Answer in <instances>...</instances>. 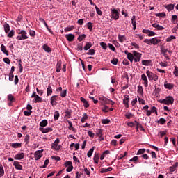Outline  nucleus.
Masks as SVG:
<instances>
[{
    "instance_id": "obj_1",
    "label": "nucleus",
    "mask_w": 178,
    "mask_h": 178,
    "mask_svg": "<svg viewBox=\"0 0 178 178\" xmlns=\"http://www.w3.org/2000/svg\"><path fill=\"white\" fill-rule=\"evenodd\" d=\"M17 34L19 35L16 38L18 41L27 40L29 38V36H27V32L24 30H17Z\"/></svg>"
},
{
    "instance_id": "obj_2",
    "label": "nucleus",
    "mask_w": 178,
    "mask_h": 178,
    "mask_svg": "<svg viewBox=\"0 0 178 178\" xmlns=\"http://www.w3.org/2000/svg\"><path fill=\"white\" fill-rule=\"evenodd\" d=\"M159 102H160V104H165V105H173L175 99L172 96H168L165 99H160Z\"/></svg>"
},
{
    "instance_id": "obj_3",
    "label": "nucleus",
    "mask_w": 178,
    "mask_h": 178,
    "mask_svg": "<svg viewBox=\"0 0 178 178\" xmlns=\"http://www.w3.org/2000/svg\"><path fill=\"white\" fill-rule=\"evenodd\" d=\"M146 74L149 79V81L154 80V81H157L158 80V75L152 73L151 71L147 70L146 72Z\"/></svg>"
},
{
    "instance_id": "obj_4",
    "label": "nucleus",
    "mask_w": 178,
    "mask_h": 178,
    "mask_svg": "<svg viewBox=\"0 0 178 178\" xmlns=\"http://www.w3.org/2000/svg\"><path fill=\"white\" fill-rule=\"evenodd\" d=\"M110 17L113 20H118L119 19V11L115 8L111 9Z\"/></svg>"
},
{
    "instance_id": "obj_5",
    "label": "nucleus",
    "mask_w": 178,
    "mask_h": 178,
    "mask_svg": "<svg viewBox=\"0 0 178 178\" xmlns=\"http://www.w3.org/2000/svg\"><path fill=\"white\" fill-rule=\"evenodd\" d=\"M60 143V140L59 138H56L54 143L51 144V148H54L55 151H59L60 149V145H58Z\"/></svg>"
},
{
    "instance_id": "obj_6",
    "label": "nucleus",
    "mask_w": 178,
    "mask_h": 178,
    "mask_svg": "<svg viewBox=\"0 0 178 178\" xmlns=\"http://www.w3.org/2000/svg\"><path fill=\"white\" fill-rule=\"evenodd\" d=\"M65 166L67 168L66 172H72L73 170V163L72 161H66Z\"/></svg>"
},
{
    "instance_id": "obj_7",
    "label": "nucleus",
    "mask_w": 178,
    "mask_h": 178,
    "mask_svg": "<svg viewBox=\"0 0 178 178\" xmlns=\"http://www.w3.org/2000/svg\"><path fill=\"white\" fill-rule=\"evenodd\" d=\"M133 55H134V56H135V58H134V60L135 63L140 62V60H141V54H140L136 51H134Z\"/></svg>"
},
{
    "instance_id": "obj_8",
    "label": "nucleus",
    "mask_w": 178,
    "mask_h": 178,
    "mask_svg": "<svg viewBox=\"0 0 178 178\" xmlns=\"http://www.w3.org/2000/svg\"><path fill=\"white\" fill-rule=\"evenodd\" d=\"M44 150H38L35 152V160L38 161V159H41L42 156V152Z\"/></svg>"
},
{
    "instance_id": "obj_9",
    "label": "nucleus",
    "mask_w": 178,
    "mask_h": 178,
    "mask_svg": "<svg viewBox=\"0 0 178 178\" xmlns=\"http://www.w3.org/2000/svg\"><path fill=\"white\" fill-rule=\"evenodd\" d=\"M161 54H163V56L168 55V53L170 54V55H172V54L171 50L165 49V47L163 46L161 47Z\"/></svg>"
},
{
    "instance_id": "obj_10",
    "label": "nucleus",
    "mask_w": 178,
    "mask_h": 178,
    "mask_svg": "<svg viewBox=\"0 0 178 178\" xmlns=\"http://www.w3.org/2000/svg\"><path fill=\"white\" fill-rule=\"evenodd\" d=\"M40 131L43 133V134H45L46 133H51V131H53L54 129L51 127H47V128H40Z\"/></svg>"
},
{
    "instance_id": "obj_11",
    "label": "nucleus",
    "mask_w": 178,
    "mask_h": 178,
    "mask_svg": "<svg viewBox=\"0 0 178 178\" xmlns=\"http://www.w3.org/2000/svg\"><path fill=\"white\" fill-rule=\"evenodd\" d=\"M130 101V97L129 95H124L123 99V104L125 107L129 108V102Z\"/></svg>"
},
{
    "instance_id": "obj_12",
    "label": "nucleus",
    "mask_w": 178,
    "mask_h": 178,
    "mask_svg": "<svg viewBox=\"0 0 178 178\" xmlns=\"http://www.w3.org/2000/svg\"><path fill=\"white\" fill-rule=\"evenodd\" d=\"M141 80L144 81L143 84L145 87H148V79L147 78V75H145V74H143L141 75Z\"/></svg>"
},
{
    "instance_id": "obj_13",
    "label": "nucleus",
    "mask_w": 178,
    "mask_h": 178,
    "mask_svg": "<svg viewBox=\"0 0 178 178\" xmlns=\"http://www.w3.org/2000/svg\"><path fill=\"white\" fill-rule=\"evenodd\" d=\"M56 101H58V95H54L50 98V103L51 104L52 106H54V105H56Z\"/></svg>"
},
{
    "instance_id": "obj_14",
    "label": "nucleus",
    "mask_w": 178,
    "mask_h": 178,
    "mask_svg": "<svg viewBox=\"0 0 178 178\" xmlns=\"http://www.w3.org/2000/svg\"><path fill=\"white\" fill-rule=\"evenodd\" d=\"M15 159H16L17 161H20V159H23L24 158V153L21 152V153H18L15 156Z\"/></svg>"
},
{
    "instance_id": "obj_15",
    "label": "nucleus",
    "mask_w": 178,
    "mask_h": 178,
    "mask_svg": "<svg viewBox=\"0 0 178 178\" xmlns=\"http://www.w3.org/2000/svg\"><path fill=\"white\" fill-rule=\"evenodd\" d=\"M65 38H67V41L72 42V41H74L75 36L74 34L70 33L66 35Z\"/></svg>"
},
{
    "instance_id": "obj_16",
    "label": "nucleus",
    "mask_w": 178,
    "mask_h": 178,
    "mask_svg": "<svg viewBox=\"0 0 178 178\" xmlns=\"http://www.w3.org/2000/svg\"><path fill=\"white\" fill-rule=\"evenodd\" d=\"M13 165L15 169H17V170H22L23 169V166H22V165H20V163H19L18 161H14Z\"/></svg>"
},
{
    "instance_id": "obj_17",
    "label": "nucleus",
    "mask_w": 178,
    "mask_h": 178,
    "mask_svg": "<svg viewBox=\"0 0 178 178\" xmlns=\"http://www.w3.org/2000/svg\"><path fill=\"white\" fill-rule=\"evenodd\" d=\"M67 122L69 124V127H68L69 130H72L74 133H76L77 130L74 127H73V124L71 122V121L67 120Z\"/></svg>"
},
{
    "instance_id": "obj_18",
    "label": "nucleus",
    "mask_w": 178,
    "mask_h": 178,
    "mask_svg": "<svg viewBox=\"0 0 178 178\" xmlns=\"http://www.w3.org/2000/svg\"><path fill=\"white\" fill-rule=\"evenodd\" d=\"M164 87H165V88H167L168 90H172L175 87V86L172 83H168V81H165L164 83Z\"/></svg>"
},
{
    "instance_id": "obj_19",
    "label": "nucleus",
    "mask_w": 178,
    "mask_h": 178,
    "mask_svg": "<svg viewBox=\"0 0 178 178\" xmlns=\"http://www.w3.org/2000/svg\"><path fill=\"white\" fill-rule=\"evenodd\" d=\"M1 50L3 54H5V55H6V56H9V53L7 51L6 47H5V45L3 44L1 45Z\"/></svg>"
},
{
    "instance_id": "obj_20",
    "label": "nucleus",
    "mask_w": 178,
    "mask_h": 178,
    "mask_svg": "<svg viewBox=\"0 0 178 178\" xmlns=\"http://www.w3.org/2000/svg\"><path fill=\"white\" fill-rule=\"evenodd\" d=\"M80 101L83 102L84 108H88L90 106V104H88V102L84 99V97H81Z\"/></svg>"
},
{
    "instance_id": "obj_21",
    "label": "nucleus",
    "mask_w": 178,
    "mask_h": 178,
    "mask_svg": "<svg viewBox=\"0 0 178 178\" xmlns=\"http://www.w3.org/2000/svg\"><path fill=\"white\" fill-rule=\"evenodd\" d=\"M152 27H154V29H156V30L161 31V30H165V28L156 23L152 24Z\"/></svg>"
},
{
    "instance_id": "obj_22",
    "label": "nucleus",
    "mask_w": 178,
    "mask_h": 178,
    "mask_svg": "<svg viewBox=\"0 0 178 178\" xmlns=\"http://www.w3.org/2000/svg\"><path fill=\"white\" fill-rule=\"evenodd\" d=\"M159 42H161V39H158L157 38H153L152 39V44H153V45H158Z\"/></svg>"
},
{
    "instance_id": "obj_23",
    "label": "nucleus",
    "mask_w": 178,
    "mask_h": 178,
    "mask_svg": "<svg viewBox=\"0 0 178 178\" xmlns=\"http://www.w3.org/2000/svg\"><path fill=\"white\" fill-rule=\"evenodd\" d=\"M93 161H94L95 163L98 165V161H99V154H98V153L95 154Z\"/></svg>"
},
{
    "instance_id": "obj_24",
    "label": "nucleus",
    "mask_w": 178,
    "mask_h": 178,
    "mask_svg": "<svg viewBox=\"0 0 178 178\" xmlns=\"http://www.w3.org/2000/svg\"><path fill=\"white\" fill-rule=\"evenodd\" d=\"M102 101H104V102H106V104H109L110 105H115V102H113V101L109 100L106 99V97H103L102 98Z\"/></svg>"
},
{
    "instance_id": "obj_25",
    "label": "nucleus",
    "mask_w": 178,
    "mask_h": 178,
    "mask_svg": "<svg viewBox=\"0 0 178 178\" xmlns=\"http://www.w3.org/2000/svg\"><path fill=\"white\" fill-rule=\"evenodd\" d=\"M42 49H44V51H45V52H51V47H49L47 44H44L42 46Z\"/></svg>"
},
{
    "instance_id": "obj_26",
    "label": "nucleus",
    "mask_w": 178,
    "mask_h": 178,
    "mask_svg": "<svg viewBox=\"0 0 178 178\" xmlns=\"http://www.w3.org/2000/svg\"><path fill=\"white\" fill-rule=\"evenodd\" d=\"M151 60H143L142 65H143V66H149L151 65Z\"/></svg>"
},
{
    "instance_id": "obj_27",
    "label": "nucleus",
    "mask_w": 178,
    "mask_h": 178,
    "mask_svg": "<svg viewBox=\"0 0 178 178\" xmlns=\"http://www.w3.org/2000/svg\"><path fill=\"white\" fill-rule=\"evenodd\" d=\"M94 149H95V147H92L87 153V156L88 158H91L92 154L94 153Z\"/></svg>"
},
{
    "instance_id": "obj_28",
    "label": "nucleus",
    "mask_w": 178,
    "mask_h": 178,
    "mask_svg": "<svg viewBox=\"0 0 178 178\" xmlns=\"http://www.w3.org/2000/svg\"><path fill=\"white\" fill-rule=\"evenodd\" d=\"M48 125V121L47 120H43L40 122V127H46Z\"/></svg>"
},
{
    "instance_id": "obj_29",
    "label": "nucleus",
    "mask_w": 178,
    "mask_h": 178,
    "mask_svg": "<svg viewBox=\"0 0 178 178\" xmlns=\"http://www.w3.org/2000/svg\"><path fill=\"white\" fill-rule=\"evenodd\" d=\"M165 8L168 12H171V10H173L175 9V4H168L165 6Z\"/></svg>"
},
{
    "instance_id": "obj_30",
    "label": "nucleus",
    "mask_w": 178,
    "mask_h": 178,
    "mask_svg": "<svg viewBox=\"0 0 178 178\" xmlns=\"http://www.w3.org/2000/svg\"><path fill=\"white\" fill-rule=\"evenodd\" d=\"M4 31L6 34H8V33H9V31H10V26H9V24H6L4 26Z\"/></svg>"
},
{
    "instance_id": "obj_31",
    "label": "nucleus",
    "mask_w": 178,
    "mask_h": 178,
    "mask_svg": "<svg viewBox=\"0 0 178 178\" xmlns=\"http://www.w3.org/2000/svg\"><path fill=\"white\" fill-rule=\"evenodd\" d=\"M33 102H35V104H37V102H42V98H41L38 95L35 96V99H33Z\"/></svg>"
},
{
    "instance_id": "obj_32",
    "label": "nucleus",
    "mask_w": 178,
    "mask_h": 178,
    "mask_svg": "<svg viewBox=\"0 0 178 178\" xmlns=\"http://www.w3.org/2000/svg\"><path fill=\"white\" fill-rule=\"evenodd\" d=\"M10 145L13 148H20L22 147V143H11Z\"/></svg>"
},
{
    "instance_id": "obj_33",
    "label": "nucleus",
    "mask_w": 178,
    "mask_h": 178,
    "mask_svg": "<svg viewBox=\"0 0 178 178\" xmlns=\"http://www.w3.org/2000/svg\"><path fill=\"white\" fill-rule=\"evenodd\" d=\"M92 47V44H91V42H87L86 44L84 46L83 49L84 51H88V49H90V48H91Z\"/></svg>"
},
{
    "instance_id": "obj_34",
    "label": "nucleus",
    "mask_w": 178,
    "mask_h": 178,
    "mask_svg": "<svg viewBox=\"0 0 178 178\" xmlns=\"http://www.w3.org/2000/svg\"><path fill=\"white\" fill-rule=\"evenodd\" d=\"M178 167V162L175 163L174 165H172L171 167L169 168V170L171 172H175L176 170V168Z\"/></svg>"
},
{
    "instance_id": "obj_35",
    "label": "nucleus",
    "mask_w": 178,
    "mask_h": 178,
    "mask_svg": "<svg viewBox=\"0 0 178 178\" xmlns=\"http://www.w3.org/2000/svg\"><path fill=\"white\" fill-rule=\"evenodd\" d=\"M52 87H51V86H49L47 89V96L49 97L50 95H52Z\"/></svg>"
},
{
    "instance_id": "obj_36",
    "label": "nucleus",
    "mask_w": 178,
    "mask_h": 178,
    "mask_svg": "<svg viewBox=\"0 0 178 178\" xmlns=\"http://www.w3.org/2000/svg\"><path fill=\"white\" fill-rule=\"evenodd\" d=\"M87 119H88V115H87V113H84L81 120V123H85Z\"/></svg>"
},
{
    "instance_id": "obj_37",
    "label": "nucleus",
    "mask_w": 178,
    "mask_h": 178,
    "mask_svg": "<svg viewBox=\"0 0 178 178\" xmlns=\"http://www.w3.org/2000/svg\"><path fill=\"white\" fill-rule=\"evenodd\" d=\"M157 123L159 124H165L166 123V120L163 118H161L159 121H157Z\"/></svg>"
},
{
    "instance_id": "obj_38",
    "label": "nucleus",
    "mask_w": 178,
    "mask_h": 178,
    "mask_svg": "<svg viewBox=\"0 0 178 178\" xmlns=\"http://www.w3.org/2000/svg\"><path fill=\"white\" fill-rule=\"evenodd\" d=\"M59 116H60L59 111H56L54 115V120H58V119H59Z\"/></svg>"
},
{
    "instance_id": "obj_39",
    "label": "nucleus",
    "mask_w": 178,
    "mask_h": 178,
    "mask_svg": "<svg viewBox=\"0 0 178 178\" xmlns=\"http://www.w3.org/2000/svg\"><path fill=\"white\" fill-rule=\"evenodd\" d=\"M8 100L10 101V102H15V97H13L12 94H9L8 95Z\"/></svg>"
},
{
    "instance_id": "obj_40",
    "label": "nucleus",
    "mask_w": 178,
    "mask_h": 178,
    "mask_svg": "<svg viewBox=\"0 0 178 178\" xmlns=\"http://www.w3.org/2000/svg\"><path fill=\"white\" fill-rule=\"evenodd\" d=\"M95 8L96 9V12H97V15H99V16H102V11H101L99 8H98V6H97V5H95Z\"/></svg>"
},
{
    "instance_id": "obj_41",
    "label": "nucleus",
    "mask_w": 178,
    "mask_h": 178,
    "mask_svg": "<svg viewBox=\"0 0 178 178\" xmlns=\"http://www.w3.org/2000/svg\"><path fill=\"white\" fill-rule=\"evenodd\" d=\"M118 40L120 42H123V41H125L126 40V36L118 35Z\"/></svg>"
},
{
    "instance_id": "obj_42",
    "label": "nucleus",
    "mask_w": 178,
    "mask_h": 178,
    "mask_svg": "<svg viewBox=\"0 0 178 178\" xmlns=\"http://www.w3.org/2000/svg\"><path fill=\"white\" fill-rule=\"evenodd\" d=\"M156 17H165L166 13H159L156 14Z\"/></svg>"
},
{
    "instance_id": "obj_43",
    "label": "nucleus",
    "mask_w": 178,
    "mask_h": 178,
    "mask_svg": "<svg viewBox=\"0 0 178 178\" xmlns=\"http://www.w3.org/2000/svg\"><path fill=\"white\" fill-rule=\"evenodd\" d=\"M127 59H129L130 62L133 63V60H134V55L133 54H129L127 56Z\"/></svg>"
},
{
    "instance_id": "obj_44",
    "label": "nucleus",
    "mask_w": 178,
    "mask_h": 178,
    "mask_svg": "<svg viewBox=\"0 0 178 178\" xmlns=\"http://www.w3.org/2000/svg\"><path fill=\"white\" fill-rule=\"evenodd\" d=\"M138 92L139 94H140L141 95H143V94L144 92V89H143V86H138Z\"/></svg>"
},
{
    "instance_id": "obj_45",
    "label": "nucleus",
    "mask_w": 178,
    "mask_h": 178,
    "mask_svg": "<svg viewBox=\"0 0 178 178\" xmlns=\"http://www.w3.org/2000/svg\"><path fill=\"white\" fill-rule=\"evenodd\" d=\"M67 94V89H65L60 92V97L62 98H65V97H66Z\"/></svg>"
},
{
    "instance_id": "obj_46",
    "label": "nucleus",
    "mask_w": 178,
    "mask_h": 178,
    "mask_svg": "<svg viewBox=\"0 0 178 178\" xmlns=\"http://www.w3.org/2000/svg\"><path fill=\"white\" fill-rule=\"evenodd\" d=\"M102 124H109V123H111V120H109V119H103L102 120Z\"/></svg>"
},
{
    "instance_id": "obj_47",
    "label": "nucleus",
    "mask_w": 178,
    "mask_h": 178,
    "mask_svg": "<svg viewBox=\"0 0 178 178\" xmlns=\"http://www.w3.org/2000/svg\"><path fill=\"white\" fill-rule=\"evenodd\" d=\"M131 24L132 26H137V22H136V16L134 15L131 18Z\"/></svg>"
},
{
    "instance_id": "obj_48",
    "label": "nucleus",
    "mask_w": 178,
    "mask_h": 178,
    "mask_svg": "<svg viewBox=\"0 0 178 178\" xmlns=\"http://www.w3.org/2000/svg\"><path fill=\"white\" fill-rule=\"evenodd\" d=\"M18 66L19 68V73H23V66H22V60H19Z\"/></svg>"
},
{
    "instance_id": "obj_49",
    "label": "nucleus",
    "mask_w": 178,
    "mask_h": 178,
    "mask_svg": "<svg viewBox=\"0 0 178 178\" xmlns=\"http://www.w3.org/2000/svg\"><path fill=\"white\" fill-rule=\"evenodd\" d=\"M86 55H95V50H94V49H89L88 52L86 53Z\"/></svg>"
},
{
    "instance_id": "obj_50",
    "label": "nucleus",
    "mask_w": 178,
    "mask_h": 178,
    "mask_svg": "<svg viewBox=\"0 0 178 178\" xmlns=\"http://www.w3.org/2000/svg\"><path fill=\"white\" fill-rule=\"evenodd\" d=\"M13 35H15V31L14 30H11L9 33L7 35V37H8V38H12V37H13Z\"/></svg>"
},
{
    "instance_id": "obj_51",
    "label": "nucleus",
    "mask_w": 178,
    "mask_h": 178,
    "mask_svg": "<svg viewBox=\"0 0 178 178\" xmlns=\"http://www.w3.org/2000/svg\"><path fill=\"white\" fill-rule=\"evenodd\" d=\"M72 30H74V26H71L70 27H66L65 29V31L67 33V31H72Z\"/></svg>"
},
{
    "instance_id": "obj_52",
    "label": "nucleus",
    "mask_w": 178,
    "mask_h": 178,
    "mask_svg": "<svg viewBox=\"0 0 178 178\" xmlns=\"http://www.w3.org/2000/svg\"><path fill=\"white\" fill-rule=\"evenodd\" d=\"M65 116L68 119H70V118L72 116V113L69 110L65 111Z\"/></svg>"
},
{
    "instance_id": "obj_53",
    "label": "nucleus",
    "mask_w": 178,
    "mask_h": 178,
    "mask_svg": "<svg viewBox=\"0 0 178 178\" xmlns=\"http://www.w3.org/2000/svg\"><path fill=\"white\" fill-rule=\"evenodd\" d=\"M5 175V170H3V167L2 165L0 166V177H2Z\"/></svg>"
},
{
    "instance_id": "obj_54",
    "label": "nucleus",
    "mask_w": 178,
    "mask_h": 178,
    "mask_svg": "<svg viewBox=\"0 0 178 178\" xmlns=\"http://www.w3.org/2000/svg\"><path fill=\"white\" fill-rule=\"evenodd\" d=\"M173 74L175 76V77H178V67L176 65L175 66Z\"/></svg>"
},
{
    "instance_id": "obj_55",
    "label": "nucleus",
    "mask_w": 178,
    "mask_h": 178,
    "mask_svg": "<svg viewBox=\"0 0 178 178\" xmlns=\"http://www.w3.org/2000/svg\"><path fill=\"white\" fill-rule=\"evenodd\" d=\"M133 116H134V115H133V113H127L125 114V117L127 118V119H131V118H133Z\"/></svg>"
},
{
    "instance_id": "obj_56",
    "label": "nucleus",
    "mask_w": 178,
    "mask_h": 178,
    "mask_svg": "<svg viewBox=\"0 0 178 178\" xmlns=\"http://www.w3.org/2000/svg\"><path fill=\"white\" fill-rule=\"evenodd\" d=\"M145 152V149H140L136 155H143Z\"/></svg>"
},
{
    "instance_id": "obj_57",
    "label": "nucleus",
    "mask_w": 178,
    "mask_h": 178,
    "mask_svg": "<svg viewBox=\"0 0 178 178\" xmlns=\"http://www.w3.org/2000/svg\"><path fill=\"white\" fill-rule=\"evenodd\" d=\"M3 61L5 63H7V65H10V60L8 57H6V58H3Z\"/></svg>"
},
{
    "instance_id": "obj_58",
    "label": "nucleus",
    "mask_w": 178,
    "mask_h": 178,
    "mask_svg": "<svg viewBox=\"0 0 178 178\" xmlns=\"http://www.w3.org/2000/svg\"><path fill=\"white\" fill-rule=\"evenodd\" d=\"M102 111H103V112L108 113L109 112V107L108 106H104L102 107Z\"/></svg>"
},
{
    "instance_id": "obj_59",
    "label": "nucleus",
    "mask_w": 178,
    "mask_h": 178,
    "mask_svg": "<svg viewBox=\"0 0 178 178\" xmlns=\"http://www.w3.org/2000/svg\"><path fill=\"white\" fill-rule=\"evenodd\" d=\"M86 34H82L78 37V41H83L86 38Z\"/></svg>"
},
{
    "instance_id": "obj_60",
    "label": "nucleus",
    "mask_w": 178,
    "mask_h": 178,
    "mask_svg": "<svg viewBox=\"0 0 178 178\" xmlns=\"http://www.w3.org/2000/svg\"><path fill=\"white\" fill-rule=\"evenodd\" d=\"M96 136H97L99 138H101V137H102V129H99L96 134Z\"/></svg>"
},
{
    "instance_id": "obj_61",
    "label": "nucleus",
    "mask_w": 178,
    "mask_h": 178,
    "mask_svg": "<svg viewBox=\"0 0 178 178\" xmlns=\"http://www.w3.org/2000/svg\"><path fill=\"white\" fill-rule=\"evenodd\" d=\"M100 46L102 47V48H103V49H106V48H108V46H106V43L104 42H100Z\"/></svg>"
},
{
    "instance_id": "obj_62",
    "label": "nucleus",
    "mask_w": 178,
    "mask_h": 178,
    "mask_svg": "<svg viewBox=\"0 0 178 178\" xmlns=\"http://www.w3.org/2000/svg\"><path fill=\"white\" fill-rule=\"evenodd\" d=\"M138 99L139 101V104H142V105H145V100L138 97Z\"/></svg>"
},
{
    "instance_id": "obj_63",
    "label": "nucleus",
    "mask_w": 178,
    "mask_h": 178,
    "mask_svg": "<svg viewBox=\"0 0 178 178\" xmlns=\"http://www.w3.org/2000/svg\"><path fill=\"white\" fill-rule=\"evenodd\" d=\"M29 35L31 37H35V31L29 30Z\"/></svg>"
},
{
    "instance_id": "obj_64",
    "label": "nucleus",
    "mask_w": 178,
    "mask_h": 178,
    "mask_svg": "<svg viewBox=\"0 0 178 178\" xmlns=\"http://www.w3.org/2000/svg\"><path fill=\"white\" fill-rule=\"evenodd\" d=\"M87 24L88 29L90 30V31H92V23L88 22Z\"/></svg>"
}]
</instances>
